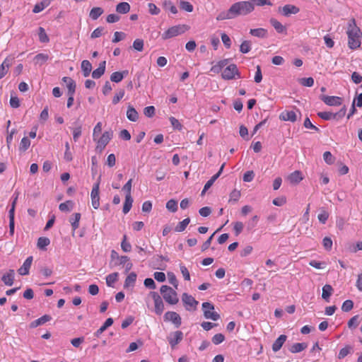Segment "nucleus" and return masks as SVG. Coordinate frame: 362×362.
I'll return each instance as SVG.
<instances>
[{
  "instance_id": "obj_47",
  "label": "nucleus",
  "mask_w": 362,
  "mask_h": 362,
  "mask_svg": "<svg viewBox=\"0 0 362 362\" xmlns=\"http://www.w3.org/2000/svg\"><path fill=\"white\" fill-rule=\"evenodd\" d=\"M39 40L41 42H48L49 39L45 32V30L42 27H40L38 30Z\"/></svg>"
},
{
  "instance_id": "obj_31",
  "label": "nucleus",
  "mask_w": 362,
  "mask_h": 362,
  "mask_svg": "<svg viewBox=\"0 0 362 362\" xmlns=\"http://www.w3.org/2000/svg\"><path fill=\"white\" fill-rule=\"evenodd\" d=\"M81 70L84 77L90 75L92 70V65L88 60H83L81 62Z\"/></svg>"
},
{
  "instance_id": "obj_37",
  "label": "nucleus",
  "mask_w": 362,
  "mask_h": 362,
  "mask_svg": "<svg viewBox=\"0 0 362 362\" xmlns=\"http://www.w3.org/2000/svg\"><path fill=\"white\" fill-rule=\"evenodd\" d=\"M130 10V5L127 2H121L116 6L117 12L119 13H127Z\"/></svg>"
},
{
  "instance_id": "obj_63",
  "label": "nucleus",
  "mask_w": 362,
  "mask_h": 362,
  "mask_svg": "<svg viewBox=\"0 0 362 362\" xmlns=\"http://www.w3.org/2000/svg\"><path fill=\"white\" fill-rule=\"evenodd\" d=\"M300 84L307 87H312L314 85V79L312 77L303 78L300 79Z\"/></svg>"
},
{
  "instance_id": "obj_61",
  "label": "nucleus",
  "mask_w": 362,
  "mask_h": 362,
  "mask_svg": "<svg viewBox=\"0 0 362 362\" xmlns=\"http://www.w3.org/2000/svg\"><path fill=\"white\" fill-rule=\"evenodd\" d=\"M329 218V213L325 210H322L317 216L319 221L323 224L326 223Z\"/></svg>"
},
{
  "instance_id": "obj_46",
  "label": "nucleus",
  "mask_w": 362,
  "mask_h": 362,
  "mask_svg": "<svg viewBox=\"0 0 362 362\" xmlns=\"http://www.w3.org/2000/svg\"><path fill=\"white\" fill-rule=\"evenodd\" d=\"M317 115L322 119L329 120L337 119V115L329 112H319Z\"/></svg>"
},
{
  "instance_id": "obj_23",
  "label": "nucleus",
  "mask_w": 362,
  "mask_h": 362,
  "mask_svg": "<svg viewBox=\"0 0 362 362\" xmlns=\"http://www.w3.org/2000/svg\"><path fill=\"white\" fill-rule=\"evenodd\" d=\"M105 61L100 63L98 68L92 72V77L93 78H99L104 74L105 71Z\"/></svg>"
},
{
  "instance_id": "obj_41",
  "label": "nucleus",
  "mask_w": 362,
  "mask_h": 362,
  "mask_svg": "<svg viewBox=\"0 0 362 362\" xmlns=\"http://www.w3.org/2000/svg\"><path fill=\"white\" fill-rule=\"evenodd\" d=\"M50 244V240L48 238L40 237L37 240V246L40 250H45L46 247Z\"/></svg>"
},
{
  "instance_id": "obj_17",
  "label": "nucleus",
  "mask_w": 362,
  "mask_h": 362,
  "mask_svg": "<svg viewBox=\"0 0 362 362\" xmlns=\"http://www.w3.org/2000/svg\"><path fill=\"white\" fill-rule=\"evenodd\" d=\"M33 262V257H28L23 265L18 269V272L20 275L25 276L29 274V270Z\"/></svg>"
},
{
  "instance_id": "obj_20",
  "label": "nucleus",
  "mask_w": 362,
  "mask_h": 362,
  "mask_svg": "<svg viewBox=\"0 0 362 362\" xmlns=\"http://www.w3.org/2000/svg\"><path fill=\"white\" fill-rule=\"evenodd\" d=\"M287 337L285 334L280 335L272 344V350L274 352L279 351L285 341H286Z\"/></svg>"
},
{
  "instance_id": "obj_5",
  "label": "nucleus",
  "mask_w": 362,
  "mask_h": 362,
  "mask_svg": "<svg viewBox=\"0 0 362 362\" xmlns=\"http://www.w3.org/2000/svg\"><path fill=\"white\" fill-rule=\"evenodd\" d=\"M202 310L206 319L216 321L220 318V315L214 310V305L209 302L202 303Z\"/></svg>"
},
{
  "instance_id": "obj_50",
  "label": "nucleus",
  "mask_w": 362,
  "mask_h": 362,
  "mask_svg": "<svg viewBox=\"0 0 362 362\" xmlns=\"http://www.w3.org/2000/svg\"><path fill=\"white\" fill-rule=\"evenodd\" d=\"M144 40L140 38L136 39L133 42V48L138 52H141L144 49Z\"/></svg>"
},
{
  "instance_id": "obj_25",
  "label": "nucleus",
  "mask_w": 362,
  "mask_h": 362,
  "mask_svg": "<svg viewBox=\"0 0 362 362\" xmlns=\"http://www.w3.org/2000/svg\"><path fill=\"white\" fill-rule=\"evenodd\" d=\"M228 63V59L221 60L211 66V71L214 72V74H218L223 67L227 66Z\"/></svg>"
},
{
  "instance_id": "obj_13",
  "label": "nucleus",
  "mask_w": 362,
  "mask_h": 362,
  "mask_svg": "<svg viewBox=\"0 0 362 362\" xmlns=\"http://www.w3.org/2000/svg\"><path fill=\"white\" fill-rule=\"evenodd\" d=\"M322 100L327 105L338 106L341 104L342 100L338 96L322 95Z\"/></svg>"
},
{
  "instance_id": "obj_42",
  "label": "nucleus",
  "mask_w": 362,
  "mask_h": 362,
  "mask_svg": "<svg viewBox=\"0 0 362 362\" xmlns=\"http://www.w3.org/2000/svg\"><path fill=\"white\" fill-rule=\"evenodd\" d=\"M74 207V202L71 200L61 203L59 206V209L62 211H70Z\"/></svg>"
},
{
  "instance_id": "obj_64",
  "label": "nucleus",
  "mask_w": 362,
  "mask_h": 362,
  "mask_svg": "<svg viewBox=\"0 0 362 362\" xmlns=\"http://www.w3.org/2000/svg\"><path fill=\"white\" fill-rule=\"evenodd\" d=\"M148 11L151 15H158L160 11V8H158L156 5L153 3H149L148 4Z\"/></svg>"
},
{
  "instance_id": "obj_16",
  "label": "nucleus",
  "mask_w": 362,
  "mask_h": 362,
  "mask_svg": "<svg viewBox=\"0 0 362 362\" xmlns=\"http://www.w3.org/2000/svg\"><path fill=\"white\" fill-rule=\"evenodd\" d=\"M281 13L285 16H288L291 14H296L299 12L300 9L297 6L291 4H286L282 8H279Z\"/></svg>"
},
{
  "instance_id": "obj_21",
  "label": "nucleus",
  "mask_w": 362,
  "mask_h": 362,
  "mask_svg": "<svg viewBox=\"0 0 362 362\" xmlns=\"http://www.w3.org/2000/svg\"><path fill=\"white\" fill-rule=\"evenodd\" d=\"M1 280L5 285L12 286L14 281V271L10 269L6 274L3 275Z\"/></svg>"
},
{
  "instance_id": "obj_30",
  "label": "nucleus",
  "mask_w": 362,
  "mask_h": 362,
  "mask_svg": "<svg viewBox=\"0 0 362 362\" xmlns=\"http://www.w3.org/2000/svg\"><path fill=\"white\" fill-rule=\"evenodd\" d=\"M81 219V214L75 213L72 215V217L70 218L69 221L71 225V228L73 231L74 232L79 227V221Z\"/></svg>"
},
{
  "instance_id": "obj_18",
  "label": "nucleus",
  "mask_w": 362,
  "mask_h": 362,
  "mask_svg": "<svg viewBox=\"0 0 362 362\" xmlns=\"http://www.w3.org/2000/svg\"><path fill=\"white\" fill-rule=\"evenodd\" d=\"M303 179L302 173L300 170H295L287 177V180L292 185L298 184Z\"/></svg>"
},
{
  "instance_id": "obj_40",
  "label": "nucleus",
  "mask_w": 362,
  "mask_h": 362,
  "mask_svg": "<svg viewBox=\"0 0 362 362\" xmlns=\"http://www.w3.org/2000/svg\"><path fill=\"white\" fill-rule=\"evenodd\" d=\"M163 6L165 10L170 11L173 14H176L177 13V7L173 4L171 1H164Z\"/></svg>"
},
{
  "instance_id": "obj_62",
  "label": "nucleus",
  "mask_w": 362,
  "mask_h": 362,
  "mask_svg": "<svg viewBox=\"0 0 362 362\" xmlns=\"http://www.w3.org/2000/svg\"><path fill=\"white\" fill-rule=\"evenodd\" d=\"M322 245H323L324 248L326 250H328V251L331 250V249L332 247V239L328 237L324 238V239L322 240Z\"/></svg>"
},
{
  "instance_id": "obj_51",
  "label": "nucleus",
  "mask_w": 362,
  "mask_h": 362,
  "mask_svg": "<svg viewBox=\"0 0 362 362\" xmlns=\"http://www.w3.org/2000/svg\"><path fill=\"white\" fill-rule=\"evenodd\" d=\"M180 6L181 9H182L187 12H192L193 11L194 7H193L192 4L189 1H181Z\"/></svg>"
},
{
  "instance_id": "obj_27",
  "label": "nucleus",
  "mask_w": 362,
  "mask_h": 362,
  "mask_svg": "<svg viewBox=\"0 0 362 362\" xmlns=\"http://www.w3.org/2000/svg\"><path fill=\"white\" fill-rule=\"evenodd\" d=\"M136 280V274L134 272L130 273L126 278L124 287V288H129V287H134L135 282Z\"/></svg>"
},
{
  "instance_id": "obj_45",
  "label": "nucleus",
  "mask_w": 362,
  "mask_h": 362,
  "mask_svg": "<svg viewBox=\"0 0 362 362\" xmlns=\"http://www.w3.org/2000/svg\"><path fill=\"white\" fill-rule=\"evenodd\" d=\"M30 139L28 137L25 136L21 141V143L19 145V151L24 152L30 147Z\"/></svg>"
},
{
  "instance_id": "obj_11",
  "label": "nucleus",
  "mask_w": 362,
  "mask_h": 362,
  "mask_svg": "<svg viewBox=\"0 0 362 362\" xmlns=\"http://www.w3.org/2000/svg\"><path fill=\"white\" fill-rule=\"evenodd\" d=\"M183 339V333L181 331L172 332L168 337V341L172 348H175Z\"/></svg>"
},
{
  "instance_id": "obj_49",
  "label": "nucleus",
  "mask_w": 362,
  "mask_h": 362,
  "mask_svg": "<svg viewBox=\"0 0 362 362\" xmlns=\"http://www.w3.org/2000/svg\"><path fill=\"white\" fill-rule=\"evenodd\" d=\"M244 228V225L241 221H236L233 223V231L236 236L239 235Z\"/></svg>"
},
{
  "instance_id": "obj_7",
  "label": "nucleus",
  "mask_w": 362,
  "mask_h": 362,
  "mask_svg": "<svg viewBox=\"0 0 362 362\" xmlns=\"http://www.w3.org/2000/svg\"><path fill=\"white\" fill-rule=\"evenodd\" d=\"M221 76L225 80H232L235 78V76H237L238 78L241 77L237 66L234 64L227 66L223 70Z\"/></svg>"
},
{
  "instance_id": "obj_14",
  "label": "nucleus",
  "mask_w": 362,
  "mask_h": 362,
  "mask_svg": "<svg viewBox=\"0 0 362 362\" xmlns=\"http://www.w3.org/2000/svg\"><path fill=\"white\" fill-rule=\"evenodd\" d=\"M225 163H223L221 167L220 168L218 172L214 175L205 184L204 189L202 192V195H204L206 192L213 185L214 182L219 177L221 174L223 172V168H224Z\"/></svg>"
},
{
  "instance_id": "obj_53",
  "label": "nucleus",
  "mask_w": 362,
  "mask_h": 362,
  "mask_svg": "<svg viewBox=\"0 0 362 362\" xmlns=\"http://www.w3.org/2000/svg\"><path fill=\"white\" fill-rule=\"evenodd\" d=\"M132 179H129L122 187V190L126 193L125 197H132Z\"/></svg>"
},
{
  "instance_id": "obj_59",
  "label": "nucleus",
  "mask_w": 362,
  "mask_h": 362,
  "mask_svg": "<svg viewBox=\"0 0 362 362\" xmlns=\"http://www.w3.org/2000/svg\"><path fill=\"white\" fill-rule=\"evenodd\" d=\"M224 340H225V337L223 334H221V333L216 334L212 337V339H211L212 342L216 345L222 343Z\"/></svg>"
},
{
  "instance_id": "obj_54",
  "label": "nucleus",
  "mask_w": 362,
  "mask_h": 362,
  "mask_svg": "<svg viewBox=\"0 0 362 362\" xmlns=\"http://www.w3.org/2000/svg\"><path fill=\"white\" fill-rule=\"evenodd\" d=\"M166 208L172 212H175L177 210V202L174 199H170L166 203Z\"/></svg>"
},
{
  "instance_id": "obj_15",
  "label": "nucleus",
  "mask_w": 362,
  "mask_h": 362,
  "mask_svg": "<svg viewBox=\"0 0 362 362\" xmlns=\"http://www.w3.org/2000/svg\"><path fill=\"white\" fill-rule=\"evenodd\" d=\"M279 119L282 121L295 122L297 120V115L293 110H285L279 115Z\"/></svg>"
},
{
  "instance_id": "obj_35",
  "label": "nucleus",
  "mask_w": 362,
  "mask_h": 362,
  "mask_svg": "<svg viewBox=\"0 0 362 362\" xmlns=\"http://www.w3.org/2000/svg\"><path fill=\"white\" fill-rule=\"evenodd\" d=\"M128 74L127 71H124L122 72H119V71L113 72L110 76V80L113 82L119 83L124 78V74Z\"/></svg>"
},
{
  "instance_id": "obj_3",
  "label": "nucleus",
  "mask_w": 362,
  "mask_h": 362,
  "mask_svg": "<svg viewBox=\"0 0 362 362\" xmlns=\"http://www.w3.org/2000/svg\"><path fill=\"white\" fill-rule=\"evenodd\" d=\"M160 291L166 303L170 305H175L178 303L177 294L171 287L163 285L160 288Z\"/></svg>"
},
{
  "instance_id": "obj_6",
  "label": "nucleus",
  "mask_w": 362,
  "mask_h": 362,
  "mask_svg": "<svg viewBox=\"0 0 362 362\" xmlns=\"http://www.w3.org/2000/svg\"><path fill=\"white\" fill-rule=\"evenodd\" d=\"M112 137V132L106 131L100 136L96 137V140H93L96 142V150L102 151L107 144L110 142Z\"/></svg>"
},
{
  "instance_id": "obj_8",
  "label": "nucleus",
  "mask_w": 362,
  "mask_h": 362,
  "mask_svg": "<svg viewBox=\"0 0 362 362\" xmlns=\"http://www.w3.org/2000/svg\"><path fill=\"white\" fill-rule=\"evenodd\" d=\"M100 182H97L93 186L90 198L91 204L95 209H98L100 207Z\"/></svg>"
},
{
  "instance_id": "obj_57",
  "label": "nucleus",
  "mask_w": 362,
  "mask_h": 362,
  "mask_svg": "<svg viewBox=\"0 0 362 362\" xmlns=\"http://www.w3.org/2000/svg\"><path fill=\"white\" fill-rule=\"evenodd\" d=\"M354 307V303L351 300H345L341 306V310L344 312H349Z\"/></svg>"
},
{
  "instance_id": "obj_43",
  "label": "nucleus",
  "mask_w": 362,
  "mask_h": 362,
  "mask_svg": "<svg viewBox=\"0 0 362 362\" xmlns=\"http://www.w3.org/2000/svg\"><path fill=\"white\" fill-rule=\"evenodd\" d=\"M190 222L189 218H186L183 221H180L175 228L176 232H182L185 230L187 226Z\"/></svg>"
},
{
  "instance_id": "obj_33",
  "label": "nucleus",
  "mask_w": 362,
  "mask_h": 362,
  "mask_svg": "<svg viewBox=\"0 0 362 362\" xmlns=\"http://www.w3.org/2000/svg\"><path fill=\"white\" fill-rule=\"evenodd\" d=\"M49 59V56L47 54L40 53L34 57V63L37 65H42Z\"/></svg>"
},
{
  "instance_id": "obj_9",
  "label": "nucleus",
  "mask_w": 362,
  "mask_h": 362,
  "mask_svg": "<svg viewBox=\"0 0 362 362\" xmlns=\"http://www.w3.org/2000/svg\"><path fill=\"white\" fill-rule=\"evenodd\" d=\"M149 296L153 300L155 305V313L157 315H160L164 310V303L162 300L161 297L157 292L155 291L150 292Z\"/></svg>"
},
{
  "instance_id": "obj_1",
  "label": "nucleus",
  "mask_w": 362,
  "mask_h": 362,
  "mask_svg": "<svg viewBox=\"0 0 362 362\" xmlns=\"http://www.w3.org/2000/svg\"><path fill=\"white\" fill-rule=\"evenodd\" d=\"M255 9L252 3L247 1L236 2L231 5L228 10L218 13L216 16L217 21H223L235 18L239 16H246Z\"/></svg>"
},
{
  "instance_id": "obj_28",
  "label": "nucleus",
  "mask_w": 362,
  "mask_h": 362,
  "mask_svg": "<svg viewBox=\"0 0 362 362\" xmlns=\"http://www.w3.org/2000/svg\"><path fill=\"white\" fill-rule=\"evenodd\" d=\"M127 117L129 120L136 122L139 119V114L137 111L132 106H129L127 111Z\"/></svg>"
},
{
  "instance_id": "obj_34",
  "label": "nucleus",
  "mask_w": 362,
  "mask_h": 362,
  "mask_svg": "<svg viewBox=\"0 0 362 362\" xmlns=\"http://www.w3.org/2000/svg\"><path fill=\"white\" fill-rule=\"evenodd\" d=\"M333 288L329 284H326L322 287V298L326 301L329 300V297L332 294Z\"/></svg>"
},
{
  "instance_id": "obj_12",
  "label": "nucleus",
  "mask_w": 362,
  "mask_h": 362,
  "mask_svg": "<svg viewBox=\"0 0 362 362\" xmlns=\"http://www.w3.org/2000/svg\"><path fill=\"white\" fill-rule=\"evenodd\" d=\"M165 321L172 322L176 327H179L182 323V320L179 314L176 312L168 311L165 313L164 315Z\"/></svg>"
},
{
  "instance_id": "obj_56",
  "label": "nucleus",
  "mask_w": 362,
  "mask_h": 362,
  "mask_svg": "<svg viewBox=\"0 0 362 362\" xmlns=\"http://www.w3.org/2000/svg\"><path fill=\"white\" fill-rule=\"evenodd\" d=\"M359 323V315H354L348 322V326L349 328H356Z\"/></svg>"
},
{
  "instance_id": "obj_48",
  "label": "nucleus",
  "mask_w": 362,
  "mask_h": 362,
  "mask_svg": "<svg viewBox=\"0 0 362 362\" xmlns=\"http://www.w3.org/2000/svg\"><path fill=\"white\" fill-rule=\"evenodd\" d=\"M251 49V42L248 40H244L240 47V51L243 53L246 54L248 53Z\"/></svg>"
},
{
  "instance_id": "obj_29",
  "label": "nucleus",
  "mask_w": 362,
  "mask_h": 362,
  "mask_svg": "<svg viewBox=\"0 0 362 362\" xmlns=\"http://www.w3.org/2000/svg\"><path fill=\"white\" fill-rule=\"evenodd\" d=\"M50 4L49 0H43L40 3H37L35 5L33 12L35 13H37L43 11L45 8H47Z\"/></svg>"
},
{
  "instance_id": "obj_32",
  "label": "nucleus",
  "mask_w": 362,
  "mask_h": 362,
  "mask_svg": "<svg viewBox=\"0 0 362 362\" xmlns=\"http://www.w3.org/2000/svg\"><path fill=\"white\" fill-rule=\"evenodd\" d=\"M113 324V319L107 318L104 324L95 332V336L98 337L106 329Z\"/></svg>"
},
{
  "instance_id": "obj_55",
  "label": "nucleus",
  "mask_w": 362,
  "mask_h": 362,
  "mask_svg": "<svg viewBox=\"0 0 362 362\" xmlns=\"http://www.w3.org/2000/svg\"><path fill=\"white\" fill-rule=\"evenodd\" d=\"M102 132V122H98L95 126L93 132V139L96 140V137H98Z\"/></svg>"
},
{
  "instance_id": "obj_2",
  "label": "nucleus",
  "mask_w": 362,
  "mask_h": 362,
  "mask_svg": "<svg viewBox=\"0 0 362 362\" xmlns=\"http://www.w3.org/2000/svg\"><path fill=\"white\" fill-rule=\"evenodd\" d=\"M348 47L351 49H356L361 47L362 32L356 25V20L351 18L347 26Z\"/></svg>"
},
{
  "instance_id": "obj_52",
  "label": "nucleus",
  "mask_w": 362,
  "mask_h": 362,
  "mask_svg": "<svg viewBox=\"0 0 362 362\" xmlns=\"http://www.w3.org/2000/svg\"><path fill=\"white\" fill-rule=\"evenodd\" d=\"M167 276L169 283L177 289L178 287V281L175 274L173 272H168Z\"/></svg>"
},
{
  "instance_id": "obj_58",
  "label": "nucleus",
  "mask_w": 362,
  "mask_h": 362,
  "mask_svg": "<svg viewBox=\"0 0 362 362\" xmlns=\"http://www.w3.org/2000/svg\"><path fill=\"white\" fill-rule=\"evenodd\" d=\"M121 247L122 250L125 252H129L132 249L131 244L127 241V235H124L123 237V240L121 243Z\"/></svg>"
},
{
  "instance_id": "obj_60",
  "label": "nucleus",
  "mask_w": 362,
  "mask_h": 362,
  "mask_svg": "<svg viewBox=\"0 0 362 362\" xmlns=\"http://www.w3.org/2000/svg\"><path fill=\"white\" fill-rule=\"evenodd\" d=\"M323 158L325 161L329 165H331L334 162V157L329 151H325L323 153Z\"/></svg>"
},
{
  "instance_id": "obj_10",
  "label": "nucleus",
  "mask_w": 362,
  "mask_h": 362,
  "mask_svg": "<svg viewBox=\"0 0 362 362\" xmlns=\"http://www.w3.org/2000/svg\"><path fill=\"white\" fill-rule=\"evenodd\" d=\"M182 300L187 310H195L199 303L193 296L187 293L182 294Z\"/></svg>"
},
{
  "instance_id": "obj_24",
  "label": "nucleus",
  "mask_w": 362,
  "mask_h": 362,
  "mask_svg": "<svg viewBox=\"0 0 362 362\" xmlns=\"http://www.w3.org/2000/svg\"><path fill=\"white\" fill-rule=\"evenodd\" d=\"M250 34L252 36L259 38H264L267 36V30L264 28H254L250 29Z\"/></svg>"
},
{
  "instance_id": "obj_39",
  "label": "nucleus",
  "mask_w": 362,
  "mask_h": 362,
  "mask_svg": "<svg viewBox=\"0 0 362 362\" xmlns=\"http://www.w3.org/2000/svg\"><path fill=\"white\" fill-rule=\"evenodd\" d=\"M307 348V344L305 343H296L293 344L291 348L289 349V351L291 353H298Z\"/></svg>"
},
{
  "instance_id": "obj_22",
  "label": "nucleus",
  "mask_w": 362,
  "mask_h": 362,
  "mask_svg": "<svg viewBox=\"0 0 362 362\" xmlns=\"http://www.w3.org/2000/svg\"><path fill=\"white\" fill-rule=\"evenodd\" d=\"M11 60L8 58H6L3 63L0 65V79L4 78L8 73L11 66Z\"/></svg>"
},
{
  "instance_id": "obj_26",
  "label": "nucleus",
  "mask_w": 362,
  "mask_h": 362,
  "mask_svg": "<svg viewBox=\"0 0 362 362\" xmlns=\"http://www.w3.org/2000/svg\"><path fill=\"white\" fill-rule=\"evenodd\" d=\"M51 319H52L51 316H49L48 315H45L42 316L41 317L32 322L30 324V327L33 328L37 327V326L42 325L45 324V322L50 321Z\"/></svg>"
},
{
  "instance_id": "obj_4",
  "label": "nucleus",
  "mask_w": 362,
  "mask_h": 362,
  "mask_svg": "<svg viewBox=\"0 0 362 362\" xmlns=\"http://www.w3.org/2000/svg\"><path fill=\"white\" fill-rule=\"evenodd\" d=\"M189 28L190 27L185 24L172 26L162 34V38L163 40H167L176 37L185 33L186 31L189 30Z\"/></svg>"
},
{
  "instance_id": "obj_19",
  "label": "nucleus",
  "mask_w": 362,
  "mask_h": 362,
  "mask_svg": "<svg viewBox=\"0 0 362 362\" xmlns=\"http://www.w3.org/2000/svg\"><path fill=\"white\" fill-rule=\"evenodd\" d=\"M269 22L278 33L286 35V27L282 25L279 21H277L276 18H272L269 20Z\"/></svg>"
},
{
  "instance_id": "obj_38",
  "label": "nucleus",
  "mask_w": 362,
  "mask_h": 362,
  "mask_svg": "<svg viewBox=\"0 0 362 362\" xmlns=\"http://www.w3.org/2000/svg\"><path fill=\"white\" fill-rule=\"evenodd\" d=\"M103 9L102 8L94 7L90 10L89 16L93 20H97L103 13Z\"/></svg>"
},
{
  "instance_id": "obj_44",
  "label": "nucleus",
  "mask_w": 362,
  "mask_h": 362,
  "mask_svg": "<svg viewBox=\"0 0 362 362\" xmlns=\"http://www.w3.org/2000/svg\"><path fill=\"white\" fill-rule=\"evenodd\" d=\"M132 203L133 199L132 197H125V201L122 209L124 214H126L130 211L132 206Z\"/></svg>"
},
{
  "instance_id": "obj_36",
  "label": "nucleus",
  "mask_w": 362,
  "mask_h": 362,
  "mask_svg": "<svg viewBox=\"0 0 362 362\" xmlns=\"http://www.w3.org/2000/svg\"><path fill=\"white\" fill-rule=\"evenodd\" d=\"M118 273L114 272L112 274H108L106 276V284L107 286L113 287L115 282L118 280Z\"/></svg>"
}]
</instances>
